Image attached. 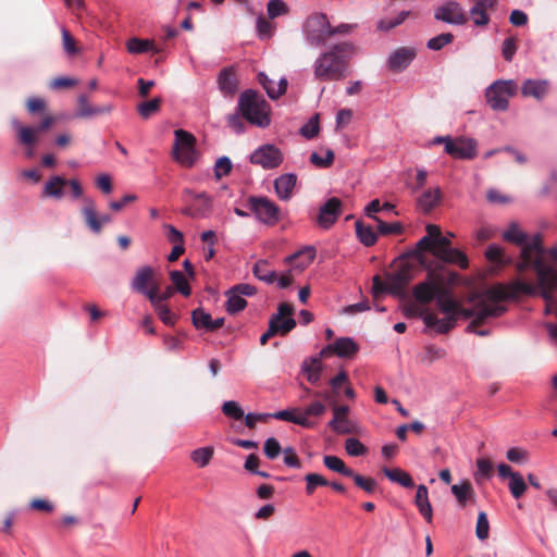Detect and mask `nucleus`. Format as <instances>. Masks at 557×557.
I'll use <instances>...</instances> for the list:
<instances>
[{
	"instance_id": "nucleus-27",
	"label": "nucleus",
	"mask_w": 557,
	"mask_h": 557,
	"mask_svg": "<svg viewBox=\"0 0 557 557\" xmlns=\"http://www.w3.org/2000/svg\"><path fill=\"white\" fill-rule=\"evenodd\" d=\"M153 277V269L150 265H144L136 271L132 281L133 289L144 294L149 298V292L153 290V286L148 288V284Z\"/></svg>"
},
{
	"instance_id": "nucleus-26",
	"label": "nucleus",
	"mask_w": 557,
	"mask_h": 557,
	"mask_svg": "<svg viewBox=\"0 0 557 557\" xmlns=\"http://www.w3.org/2000/svg\"><path fill=\"white\" fill-rule=\"evenodd\" d=\"M549 82L547 79H532L528 78L521 86V94L524 97H533L536 100H542L548 92Z\"/></svg>"
},
{
	"instance_id": "nucleus-11",
	"label": "nucleus",
	"mask_w": 557,
	"mask_h": 557,
	"mask_svg": "<svg viewBox=\"0 0 557 557\" xmlns=\"http://www.w3.org/2000/svg\"><path fill=\"white\" fill-rule=\"evenodd\" d=\"M53 122L52 116H45L36 127L22 125L17 119H12L11 124L17 133L18 143L23 146L30 147L36 144L37 136L50 128Z\"/></svg>"
},
{
	"instance_id": "nucleus-12",
	"label": "nucleus",
	"mask_w": 557,
	"mask_h": 557,
	"mask_svg": "<svg viewBox=\"0 0 557 557\" xmlns=\"http://www.w3.org/2000/svg\"><path fill=\"white\" fill-rule=\"evenodd\" d=\"M434 18L449 25L461 26L468 21V17L461 4L449 0L437 7L434 11Z\"/></svg>"
},
{
	"instance_id": "nucleus-50",
	"label": "nucleus",
	"mask_w": 557,
	"mask_h": 557,
	"mask_svg": "<svg viewBox=\"0 0 557 557\" xmlns=\"http://www.w3.org/2000/svg\"><path fill=\"white\" fill-rule=\"evenodd\" d=\"M269 323H273L276 334L281 335L289 333L296 326V320L293 317L282 318V320L270 318Z\"/></svg>"
},
{
	"instance_id": "nucleus-53",
	"label": "nucleus",
	"mask_w": 557,
	"mask_h": 557,
	"mask_svg": "<svg viewBox=\"0 0 557 557\" xmlns=\"http://www.w3.org/2000/svg\"><path fill=\"white\" fill-rule=\"evenodd\" d=\"M334 157L335 156L333 150L326 149L324 157H322L318 152H312L310 156V162L314 164L317 168L325 169L332 165Z\"/></svg>"
},
{
	"instance_id": "nucleus-28",
	"label": "nucleus",
	"mask_w": 557,
	"mask_h": 557,
	"mask_svg": "<svg viewBox=\"0 0 557 557\" xmlns=\"http://www.w3.org/2000/svg\"><path fill=\"white\" fill-rule=\"evenodd\" d=\"M388 293L399 295L411 280L409 270H397L386 275Z\"/></svg>"
},
{
	"instance_id": "nucleus-19",
	"label": "nucleus",
	"mask_w": 557,
	"mask_h": 557,
	"mask_svg": "<svg viewBox=\"0 0 557 557\" xmlns=\"http://www.w3.org/2000/svg\"><path fill=\"white\" fill-rule=\"evenodd\" d=\"M78 109L75 112L76 117L91 119L98 115L109 114L113 110L112 103H106L101 106H92L88 101L87 95H79L77 98Z\"/></svg>"
},
{
	"instance_id": "nucleus-49",
	"label": "nucleus",
	"mask_w": 557,
	"mask_h": 557,
	"mask_svg": "<svg viewBox=\"0 0 557 557\" xmlns=\"http://www.w3.org/2000/svg\"><path fill=\"white\" fill-rule=\"evenodd\" d=\"M306 481V493L308 495L313 494L315 488L318 486H326L329 485V481L325 480L321 474L319 473H308L305 475Z\"/></svg>"
},
{
	"instance_id": "nucleus-23",
	"label": "nucleus",
	"mask_w": 557,
	"mask_h": 557,
	"mask_svg": "<svg viewBox=\"0 0 557 557\" xmlns=\"http://www.w3.org/2000/svg\"><path fill=\"white\" fill-rule=\"evenodd\" d=\"M269 418L292 422L306 429H312L315 426L314 421L311 419H306L304 414H300L299 408H287L284 410H278L276 412L269 413Z\"/></svg>"
},
{
	"instance_id": "nucleus-31",
	"label": "nucleus",
	"mask_w": 557,
	"mask_h": 557,
	"mask_svg": "<svg viewBox=\"0 0 557 557\" xmlns=\"http://www.w3.org/2000/svg\"><path fill=\"white\" fill-rule=\"evenodd\" d=\"M451 493L460 507H465L469 500L475 497L474 490L469 481L451 485Z\"/></svg>"
},
{
	"instance_id": "nucleus-54",
	"label": "nucleus",
	"mask_w": 557,
	"mask_h": 557,
	"mask_svg": "<svg viewBox=\"0 0 557 557\" xmlns=\"http://www.w3.org/2000/svg\"><path fill=\"white\" fill-rule=\"evenodd\" d=\"M160 104H161V99L157 97L151 100L141 102L138 106L137 110L141 117L148 119L159 110Z\"/></svg>"
},
{
	"instance_id": "nucleus-36",
	"label": "nucleus",
	"mask_w": 557,
	"mask_h": 557,
	"mask_svg": "<svg viewBox=\"0 0 557 557\" xmlns=\"http://www.w3.org/2000/svg\"><path fill=\"white\" fill-rule=\"evenodd\" d=\"M485 257L491 263L495 264L496 267H503L511 262V258L508 255H506V252L500 246L496 244H491L487 246L485 250Z\"/></svg>"
},
{
	"instance_id": "nucleus-22",
	"label": "nucleus",
	"mask_w": 557,
	"mask_h": 557,
	"mask_svg": "<svg viewBox=\"0 0 557 557\" xmlns=\"http://www.w3.org/2000/svg\"><path fill=\"white\" fill-rule=\"evenodd\" d=\"M414 58V49L401 47L389 54L387 65L394 72H401L409 66Z\"/></svg>"
},
{
	"instance_id": "nucleus-14",
	"label": "nucleus",
	"mask_w": 557,
	"mask_h": 557,
	"mask_svg": "<svg viewBox=\"0 0 557 557\" xmlns=\"http://www.w3.org/2000/svg\"><path fill=\"white\" fill-rule=\"evenodd\" d=\"M342 201L336 197L327 199L319 209L317 224L323 230H329L337 221L342 213Z\"/></svg>"
},
{
	"instance_id": "nucleus-4",
	"label": "nucleus",
	"mask_w": 557,
	"mask_h": 557,
	"mask_svg": "<svg viewBox=\"0 0 557 557\" xmlns=\"http://www.w3.org/2000/svg\"><path fill=\"white\" fill-rule=\"evenodd\" d=\"M237 110L248 123L265 128L270 125V104L257 90L246 89L238 98Z\"/></svg>"
},
{
	"instance_id": "nucleus-56",
	"label": "nucleus",
	"mask_w": 557,
	"mask_h": 557,
	"mask_svg": "<svg viewBox=\"0 0 557 557\" xmlns=\"http://www.w3.org/2000/svg\"><path fill=\"white\" fill-rule=\"evenodd\" d=\"M493 471V465L488 459L479 458L476 460V471L474 473V478L476 481L481 479H490Z\"/></svg>"
},
{
	"instance_id": "nucleus-2",
	"label": "nucleus",
	"mask_w": 557,
	"mask_h": 557,
	"mask_svg": "<svg viewBox=\"0 0 557 557\" xmlns=\"http://www.w3.org/2000/svg\"><path fill=\"white\" fill-rule=\"evenodd\" d=\"M516 268L520 273L534 271L536 273V284L522 280H515L509 283V289L513 294V299L525 296H541L548 299L547 286H557V269L553 264H547L544 259H531L523 264L517 261Z\"/></svg>"
},
{
	"instance_id": "nucleus-8",
	"label": "nucleus",
	"mask_w": 557,
	"mask_h": 557,
	"mask_svg": "<svg viewBox=\"0 0 557 557\" xmlns=\"http://www.w3.org/2000/svg\"><path fill=\"white\" fill-rule=\"evenodd\" d=\"M302 33L307 44L311 47H320L330 38V22L326 14L315 13L310 15L302 25Z\"/></svg>"
},
{
	"instance_id": "nucleus-46",
	"label": "nucleus",
	"mask_w": 557,
	"mask_h": 557,
	"mask_svg": "<svg viewBox=\"0 0 557 557\" xmlns=\"http://www.w3.org/2000/svg\"><path fill=\"white\" fill-rule=\"evenodd\" d=\"M508 487L515 499H519L528 490L527 483L519 472L509 480Z\"/></svg>"
},
{
	"instance_id": "nucleus-7",
	"label": "nucleus",
	"mask_w": 557,
	"mask_h": 557,
	"mask_svg": "<svg viewBox=\"0 0 557 557\" xmlns=\"http://www.w3.org/2000/svg\"><path fill=\"white\" fill-rule=\"evenodd\" d=\"M175 141L173 145V158L181 165L191 168L197 161L196 138L193 134L176 129L174 132Z\"/></svg>"
},
{
	"instance_id": "nucleus-5",
	"label": "nucleus",
	"mask_w": 557,
	"mask_h": 557,
	"mask_svg": "<svg viewBox=\"0 0 557 557\" xmlns=\"http://www.w3.org/2000/svg\"><path fill=\"white\" fill-rule=\"evenodd\" d=\"M505 240L513 243L520 248L518 261H522V265L531 259H544L545 248L542 244L540 234L529 237L527 233L520 230L517 223H510L508 228L503 233Z\"/></svg>"
},
{
	"instance_id": "nucleus-1",
	"label": "nucleus",
	"mask_w": 557,
	"mask_h": 557,
	"mask_svg": "<svg viewBox=\"0 0 557 557\" xmlns=\"http://www.w3.org/2000/svg\"><path fill=\"white\" fill-rule=\"evenodd\" d=\"M356 47L351 41L331 46L319 54L312 64L315 79L320 82L342 81L349 74V62Z\"/></svg>"
},
{
	"instance_id": "nucleus-15",
	"label": "nucleus",
	"mask_w": 557,
	"mask_h": 557,
	"mask_svg": "<svg viewBox=\"0 0 557 557\" xmlns=\"http://www.w3.org/2000/svg\"><path fill=\"white\" fill-rule=\"evenodd\" d=\"M442 287L443 286H441L433 275L430 274L426 280L420 282L413 287L412 296L416 302L425 307L431 301L435 300Z\"/></svg>"
},
{
	"instance_id": "nucleus-63",
	"label": "nucleus",
	"mask_w": 557,
	"mask_h": 557,
	"mask_svg": "<svg viewBox=\"0 0 557 557\" xmlns=\"http://www.w3.org/2000/svg\"><path fill=\"white\" fill-rule=\"evenodd\" d=\"M325 410V405L319 400H315L307 406L304 410H300V414H304L306 419H310V417H321Z\"/></svg>"
},
{
	"instance_id": "nucleus-32",
	"label": "nucleus",
	"mask_w": 557,
	"mask_h": 557,
	"mask_svg": "<svg viewBox=\"0 0 557 557\" xmlns=\"http://www.w3.org/2000/svg\"><path fill=\"white\" fill-rule=\"evenodd\" d=\"M66 184L67 180L60 175H54L45 184L42 195L49 198L61 199L64 196L62 187Z\"/></svg>"
},
{
	"instance_id": "nucleus-10",
	"label": "nucleus",
	"mask_w": 557,
	"mask_h": 557,
	"mask_svg": "<svg viewBox=\"0 0 557 557\" xmlns=\"http://www.w3.org/2000/svg\"><path fill=\"white\" fill-rule=\"evenodd\" d=\"M283 160L282 151L272 144L262 145L250 154V162L265 170L280 166Z\"/></svg>"
},
{
	"instance_id": "nucleus-34",
	"label": "nucleus",
	"mask_w": 557,
	"mask_h": 557,
	"mask_svg": "<svg viewBox=\"0 0 557 557\" xmlns=\"http://www.w3.org/2000/svg\"><path fill=\"white\" fill-rule=\"evenodd\" d=\"M383 473L389 481L397 483L405 488H412L414 486L411 475L399 468H383Z\"/></svg>"
},
{
	"instance_id": "nucleus-30",
	"label": "nucleus",
	"mask_w": 557,
	"mask_h": 557,
	"mask_svg": "<svg viewBox=\"0 0 557 557\" xmlns=\"http://www.w3.org/2000/svg\"><path fill=\"white\" fill-rule=\"evenodd\" d=\"M301 371L310 383L317 384L322 372L321 355L306 359L301 364Z\"/></svg>"
},
{
	"instance_id": "nucleus-24",
	"label": "nucleus",
	"mask_w": 557,
	"mask_h": 557,
	"mask_svg": "<svg viewBox=\"0 0 557 557\" xmlns=\"http://www.w3.org/2000/svg\"><path fill=\"white\" fill-rule=\"evenodd\" d=\"M297 183V176L294 173L282 174L274 180V190L281 200L287 201L293 196V190Z\"/></svg>"
},
{
	"instance_id": "nucleus-18",
	"label": "nucleus",
	"mask_w": 557,
	"mask_h": 557,
	"mask_svg": "<svg viewBox=\"0 0 557 557\" xmlns=\"http://www.w3.org/2000/svg\"><path fill=\"white\" fill-rule=\"evenodd\" d=\"M435 304L438 310L444 313L446 317H453L454 319H458V317L461 314L460 307L458 302L455 300L451 292L446 288L442 287L440 293L437 294L435 298ZM465 311H462V314H465Z\"/></svg>"
},
{
	"instance_id": "nucleus-47",
	"label": "nucleus",
	"mask_w": 557,
	"mask_h": 557,
	"mask_svg": "<svg viewBox=\"0 0 557 557\" xmlns=\"http://www.w3.org/2000/svg\"><path fill=\"white\" fill-rule=\"evenodd\" d=\"M348 478H351L354 480L355 484L359 488L363 490L364 492H367L369 494L374 493V491L376 490L377 483L372 478L362 476V475L356 473L354 470H352V475H348Z\"/></svg>"
},
{
	"instance_id": "nucleus-20",
	"label": "nucleus",
	"mask_w": 557,
	"mask_h": 557,
	"mask_svg": "<svg viewBox=\"0 0 557 557\" xmlns=\"http://www.w3.org/2000/svg\"><path fill=\"white\" fill-rule=\"evenodd\" d=\"M433 256L445 263L456 264L460 269H467L469 265L466 253L454 247H434Z\"/></svg>"
},
{
	"instance_id": "nucleus-45",
	"label": "nucleus",
	"mask_w": 557,
	"mask_h": 557,
	"mask_svg": "<svg viewBox=\"0 0 557 557\" xmlns=\"http://www.w3.org/2000/svg\"><path fill=\"white\" fill-rule=\"evenodd\" d=\"M213 456L212 447H201L191 451L190 459L200 468L206 467Z\"/></svg>"
},
{
	"instance_id": "nucleus-13",
	"label": "nucleus",
	"mask_w": 557,
	"mask_h": 557,
	"mask_svg": "<svg viewBox=\"0 0 557 557\" xmlns=\"http://www.w3.org/2000/svg\"><path fill=\"white\" fill-rule=\"evenodd\" d=\"M478 141L474 138L458 136L451 137L445 146V152L455 159L471 160L475 158Z\"/></svg>"
},
{
	"instance_id": "nucleus-64",
	"label": "nucleus",
	"mask_w": 557,
	"mask_h": 557,
	"mask_svg": "<svg viewBox=\"0 0 557 557\" xmlns=\"http://www.w3.org/2000/svg\"><path fill=\"white\" fill-rule=\"evenodd\" d=\"M61 34H62V46H63L64 51L69 55L76 54L78 50H77L75 40L72 37V35L70 34V32L65 27H63L61 29Z\"/></svg>"
},
{
	"instance_id": "nucleus-42",
	"label": "nucleus",
	"mask_w": 557,
	"mask_h": 557,
	"mask_svg": "<svg viewBox=\"0 0 557 557\" xmlns=\"http://www.w3.org/2000/svg\"><path fill=\"white\" fill-rule=\"evenodd\" d=\"M211 318V314L205 311L202 308H197L191 312L193 325L197 330L209 332Z\"/></svg>"
},
{
	"instance_id": "nucleus-6",
	"label": "nucleus",
	"mask_w": 557,
	"mask_h": 557,
	"mask_svg": "<svg viewBox=\"0 0 557 557\" xmlns=\"http://www.w3.org/2000/svg\"><path fill=\"white\" fill-rule=\"evenodd\" d=\"M516 91L517 84L515 81H495L485 89L486 102L494 111H506L509 107V99Z\"/></svg>"
},
{
	"instance_id": "nucleus-29",
	"label": "nucleus",
	"mask_w": 557,
	"mask_h": 557,
	"mask_svg": "<svg viewBox=\"0 0 557 557\" xmlns=\"http://www.w3.org/2000/svg\"><path fill=\"white\" fill-rule=\"evenodd\" d=\"M127 51L132 54H140L146 52L160 53L161 48L156 47L154 41L151 39H140L132 37L126 42Z\"/></svg>"
},
{
	"instance_id": "nucleus-55",
	"label": "nucleus",
	"mask_w": 557,
	"mask_h": 557,
	"mask_svg": "<svg viewBox=\"0 0 557 557\" xmlns=\"http://www.w3.org/2000/svg\"><path fill=\"white\" fill-rule=\"evenodd\" d=\"M319 131L320 127L318 115H314L300 127L299 132L305 138L312 139L319 134Z\"/></svg>"
},
{
	"instance_id": "nucleus-57",
	"label": "nucleus",
	"mask_w": 557,
	"mask_h": 557,
	"mask_svg": "<svg viewBox=\"0 0 557 557\" xmlns=\"http://www.w3.org/2000/svg\"><path fill=\"white\" fill-rule=\"evenodd\" d=\"M222 411L226 417L233 418L235 420H239L244 417V410L235 400L224 401Z\"/></svg>"
},
{
	"instance_id": "nucleus-35",
	"label": "nucleus",
	"mask_w": 557,
	"mask_h": 557,
	"mask_svg": "<svg viewBox=\"0 0 557 557\" xmlns=\"http://www.w3.org/2000/svg\"><path fill=\"white\" fill-rule=\"evenodd\" d=\"M441 197L442 190L440 187L428 189L419 197L418 205L423 212L428 213L438 203Z\"/></svg>"
},
{
	"instance_id": "nucleus-9",
	"label": "nucleus",
	"mask_w": 557,
	"mask_h": 557,
	"mask_svg": "<svg viewBox=\"0 0 557 557\" xmlns=\"http://www.w3.org/2000/svg\"><path fill=\"white\" fill-rule=\"evenodd\" d=\"M247 202L256 220L260 223L273 226L280 221L281 210L278 206L268 197L250 196Z\"/></svg>"
},
{
	"instance_id": "nucleus-33",
	"label": "nucleus",
	"mask_w": 557,
	"mask_h": 557,
	"mask_svg": "<svg viewBox=\"0 0 557 557\" xmlns=\"http://www.w3.org/2000/svg\"><path fill=\"white\" fill-rule=\"evenodd\" d=\"M494 9L472 3L469 17L475 27H486L491 22L490 12Z\"/></svg>"
},
{
	"instance_id": "nucleus-3",
	"label": "nucleus",
	"mask_w": 557,
	"mask_h": 557,
	"mask_svg": "<svg viewBox=\"0 0 557 557\" xmlns=\"http://www.w3.org/2000/svg\"><path fill=\"white\" fill-rule=\"evenodd\" d=\"M513 299V294L507 285H497L486 292L485 298L479 300L474 306L465 311L467 317H474V323L490 318H497L506 311L500 304L503 300Z\"/></svg>"
},
{
	"instance_id": "nucleus-48",
	"label": "nucleus",
	"mask_w": 557,
	"mask_h": 557,
	"mask_svg": "<svg viewBox=\"0 0 557 557\" xmlns=\"http://www.w3.org/2000/svg\"><path fill=\"white\" fill-rule=\"evenodd\" d=\"M373 220L377 223V231L381 235L400 234L404 230L400 222L387 223L377 216H373Z\"/></svg>"
},
{
	"instance_id": "nucleus-39",
	"label": "nucleus",
	"mask_w": 557,
	"mask_h": 557,
	"mask_svg": "<svg viewBox=\"0 0 557 557\" xmlns=\"http://www.w3.org/2000/svg\"><path fill=\"white\" fill-rule=\"evenodd\" d=\"M355 226L357 237L364 246L371 247L377 242V234L374 232L372 226L364 225L360 221H357Z\"/></svg>"
},
{
	"instance_id": "nucleus-52",
	"label": "nucleus",
	"mask_w": 557,
	"mask_h": 557,
	"mask_svg": "<svg viewBox=\"0 0 557 557\" xmlns=\"http://www.w3.org/2000/svg\"><path fill=\"white\" fill-rule=\"evenodd\" d=\"M345 450L352 457L363 456L368 451L367 447L356 437H349L346 440Z\"/></svg>"
},
{
	"instance_id": "nucleus-58",
	"label": "nucleus",
	"mask_w": 557,
	"mask_h": 557,
	"mask_svg": "<svg viewBox=\"0 0 557 557\" xmlns=\"http://www.w3.org/2000/svg\"><path fill=\"white\" fill-rule=\"evenodd\" d=\"M267 11L268 16L273 20L275 17L286 14L288 9L286 3L282 0H270L268 2Z\"/></svg>"
},
{
	"instance_id": "nucleus-62",
	"label": "nucleus",
	"mask_w": 557,
	"mask_h": 557,
	"mask_svg": "<svg viewBox=\"0 0 557 557\" xmlns=\"http://www.w3.org/2000/svg\"><path fill=\"white\" fill-rule=\"evenodd\" d=\"M232 166H233V164L228 157H226V156L220 157L216 160L215 165H214L215 177L221 178L222 176L230 174Z\"/></svg>"
},
{
	"instance_id": "nucleus-38",
	"label": "nucleus",
	"mask_w": 557,
	"mask_h": 557,
	"mask_svg": "<svg viewBox=\"0 0 557 557\" xmlns=\"http://www.w3.org/2000/svg\"><path fill=\"white\" fill-rule=\"evenodd\" d=\"M225 296L227 298L225 309L230 314H236L246 308L247 301L242 297V295L235 293L233 288H230L225 293Z\"/></svg>"
},
{
	"instance_id": "nucleus-43",
	"label": "nucleus",
	"mask_w": 557,
	"mask_h": 557,
	"mask_svg": "<svg viewBox=\"0 0 557 557\" xmlns=\"http://www.w3.org/2000/svg\"><path fill=\"white\" fill-rule=\"evenodd\" d=\"M170 278L174 284L177 292H180L183 296L188 297L191 293L190 286L185 277V275L178 271L173 270L170 272Z\"/></svg>"
},
{
	"instance_id": "nucleus-60",
	"label": "nucleus",
	"mask_w": 557,
	"mask_h": 557,
	"mask_svg": "<svg viewBox=\"0 0 557 557\" xmlns=\"http://www.w3.org/2000/svg\"><path fill=\"white\" fill-rule=\"evenodd\" d=\"M263 451L269 459H275L283 450L280 442L275 437H269L264 442Z\"/></svg>"
},
{
	"instance_id": "nucleus-21",
	"label": "nucleus",
	"mask_w": 557,
	"mask_h": 557,
	"mask_svg": "<svg viewBox=\"0 0 557 557\" xmlns=\"http://www.w3.org/2000/svg\"><path fill=\"white\" fill-rule=\"evenodd\" d=\"M420 319L424 322L426 329H433L437 334H446L455 327L457 319L446 317L438 319L431 310L420 312Z\"/></svg>"
},
{
	"instance_id": "nucleus-44",
	"label": "nucleus",
	"mask_w": 557,
	"mask_h": 557,
	"mask_svg": "<svg viewBox=\"0 0 557 557\" xmlns=\"http://www.w3.org/2000/svg\"><path fill=\"white\" fill-rule=\"evenodd\" d=\"M258 82L265 90L269 98L275 100L278 99L282 96V89L276 88V83L268 77L264 73H259L258 75Z\"/></svg>"
},
{
	"instance_id": "nucleus-61",
	"label": "nucleus",
	"mask_w": 557,
	"mask_h": 557,
	"mask_svg": "<svg viewBox=\"0 0 557 557\" xmlns=\"http://www.w3.org/2000/svg\"><path fill=\"white\" fill-rule=\"evenodd\" d=\"M174 293L171 286H168L161 294H159L158 286L153 285V290L149 292V300L151 305L164 304Z\"/></svg>"
},
{
	"instance_id": "nucleus-41",
	"label": "nucleus",
	"mask_w": 557,
	"mask_h": 557,
	"mask_svg": "<svg viewBox=\"0 0 557 557\" xmlns=\"http://www.w3.org/2000/svg\"><path fill=\"white\" fill-rule=\"evenodd\" d=\"M327 426L336 434H351L356 432V424L346 418L332 419Z\"/></svg>"
},
{
	"instance_id": "nucleus-25",
	"label": "nucleus",
	"mask_w": 557,
	"mask_h": 557,
	"mask_svg": "<svg viewBox=\"0 0 557 557\" xmlns=\"http://www.w3.org/2000/svg\"><path fill=\"white\" fill-rule=\"evenodd\" d=\"M218 86L224 97H232L238 88V82L232 67H224L218 75Z\"/></svg>"
},
{
	"instance_id": "nucleus-59",
	"label": "nucleus",
	"mask_w": 557,
	"mask_h": 557,
	"mask_svg": "<svg viewBox=\"0 0 557 557\" xmlns=\"http://www.w3.org/2000/svg\"><path fill=\"white\" fill-rule=\"evenodd\" d=\"M490 532V523L487 520V516L484 511L479 512L475 534L476 537L481 541L486 540L488 537Z\"/></svg>"
},
{
	"instance_id": "nucleus-40",
	"label": "nucleus",
	"mask_w": 557,
	"mask_h": 557,
	"mask_svg": "<svg viewBox=\"0 0 557 557\" xmlns=\"http://www.w3.org/2000/svg\"><path fill=\"white\" fill-rule=\"evenodd\" d=\"M324 466L334 472H337L344 476L352 475V469L348 468L345 462L337 456L326 455L323 457Z\"/></svg>"
},
{
	"instance_id": "nucleus-17",
	"label": "nucleus",
	"mask_w": 557,
	"mask_h": 557,
	"mask_svg": "<svg viewBox=\"0 0 557 557\" xmlns=\"http://www.w3.org/2000/svg\"><path fill=\"white\" fill-rule=\"evenodd\" d=\"M359 350L358 344L351 337H339L334 343L325 346L320 355L334 354L339 358H350Z\"/></svg>"
},
{
	"instance_id": "nucleus-37",
	"label": "nucleus",
	"mask_w": 557,
	"mask_h": 557,
	"mask_svg": "<svg viewBox=\"0 0 557 557\" xmlns=\"http://www.w3.org/2000/svg\"><path fill=\"white\" fill-rule=\"evenodd\" d=\"M253 275L265 284H272L276 280V272L269 268L267 260H258L252 268Z\"/></svg>"
},
{
	"instance_id": "nucleus-16",
	"label": "nucleus",
	"mask_w": 557,
	"mask_h": 557,
	"mask_svg": "<svg viewBox=\"0 0 557 557\" xmlns=\"http://www.w3.org/2000/svg\"><path fill=\"white\" fill-rule=\"evenodd\" d=\"M84 207L82 208V214L86 225L94 234H99L102 230V225L111 221L109 214L98 215L95 202L91 198L85 197L83 199Z\"/></svg>"
},
{
	"instance_id": "nucleus-51",
	"label": "nucleus",
	"mask_w": 557,
	"mask_h": 557,
	"mask_svg": "<svg viewBox=\"0 0 557 557\" xmlns=\"http://www.w3.org/2000/svg\"><path fill=\"white\" fill-rule=\"evenodd\" d=\"M454 40V35L451 33H442L431 39H429L426 47L430 50L438 51L446 45L451 44Z\"/></svg>"
}]
</instances>
